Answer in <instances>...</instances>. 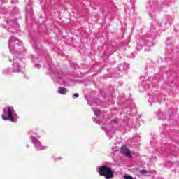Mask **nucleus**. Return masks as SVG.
<instances>
[{"mask_svg": "<svg viewBox=\"0 0 179 179\" xmlns=\"http://www.w3.org/2000/svg\"><path fill=\"white\" fill-rule=\"evenodd\" d=\"M99 176L105 177L106 179L114 178V173L110 167L102 166L99 167Z\"/></svg>", "mask_w": 179, "mask_h": 179, "instance_id": "1", "label": "nucleus"}, {"mask_svg": "<svg viewBox=\"0 0 179 179\" xmlns=\"http://www.w3.org/2000/svg\"><path fill=\"white\" fill-rule=\"evenodd\" d=\"M22 42L17 39V38L15 37H10L9 41H8V47L10 49V51L11 52H15V50L16 47L18 45H22Z\"/></svg>", "mask_w": 179, "mask_h": 179, "instance_id": "2", "label": "nucleus"}, {"mask_svg": "<svg viewBox=\"0 0 179 179\" xmlns=\"http://www.w3.org/2000/svg\"><path fill=\"white\" fill-rule=\"evenodd\" d=\"M1 117L4 120V121H8V120H10L11 122H15V118L13 117V108H8V117H5V115H2Z\"/></svg>", "mask_w": 179, "mask_h": 179, "instance_id": "3", "label": "nucleus"}, {"mask_svg": "<svg viewBox=\"0 0 179 179\" xmlns=\"http://www.w3.org/2000/svg\"><path fill=\"white\" fill-rule=\"evenodd\" d=\"M13 61H15L13 62V72H20V68H22V66H20L19 64L22 62V60L20 59H17L16 60L13 59Z\"/></svg>", "mask_w": 179, "mask_h": 179, "instance_id": "4", "label": "nucleus"}, {"mask_svg": "<svg viewBox=\"0 0 179 179\" xmlns=\"http://www.w3.org/2000/svg\"><path fill=\"white\" fill-rule=\"evenodd\" d=\"M143 86L145 90H149V89H150V84L149 82H143Z\"/></svg>", "mask_w": 179, "mask_h": 179, "instance_id": "5", "label": "nucleus"}, {"mask_svg": "<svg viewBox=\"0 0 179 179\" xmlns=\"http://www.w3.org/2000/svg\"><path fill=\"white\" fill-rule=\"evenodd\" d=\"M122 153H123V155H125L126 156H128L129 157H131V150L128 148L127 150L123 151Z\"/></svg>", "mask_w": 179, "mask_h": 179, "instance_id": "6", "label": "nucleus"}, {"mask_svg": "<svg viewBox=\"0 0 179 179\" xmlns=\"http://www.w3.org/2000/svg\"><path fill=\"white\" fill-rule=\"evenodd\" d=\"M10 72H12V70L10 69H6L3 71V73L4 75H9V73H10Z\"/></svg>", "mask_w": 179, "mask_h": 179, "instance_id": "7", "label": "nucleus"}, {"mask_svg": "<svg viewBox=\"0 0 179 179\" xmlns=\"http://www.w3.org/2000/svg\"><path fill=\"white\" fill-rule=\"evenodd\" d=\"M121 150H122V153H123V152L128 150V148H127V145H122V147H121Z\"/></svg>", "mask_w": 179, "mask_h": 179, "instance_id": "8", "label": "nucleus"}, {"mask_svg": "<svg viewBox=\"0 0 179 179\" xmlns=\"http://www.w3.org/2000/svg\"><path fill=\"white\" fill-rule=\"evenodd\" d=\"M123 178L124 179H134V178L129 175H125Z\"/></svg>", "mask_w": 179, "mask_h": 179, "instance_id": "9", "label": "nucleus"}, {"mask_svg": "<svg viewBox=\"0 0 179 179\" xmlns=\"http://www.w3.org/2000/svg\"><path fill=\"white\" fill-rule=\"evenodd\" d=\"M59 93L60 94H66V90H59Z\"/></svg>", "mask_w": 179, "mask_h": 179, "instance_id": "10", "label": "nucleus"}, {"mask_svg": "<svg viewBox=\"0 0 179 179\" xmlns=\"http://www.w3.org/2000/svg\"><path fill=\"white\" fill-rule=\"evenodd\" d=\"M38 150H44L45 148L43 145H39L38 148Z\"/></svg>", "mask_w": 179, "mask_h": 179, "instance_id": "11", "label": "nucleus"}, {"mask_svg": "<svg viewBox=\"0 0 179 179\" xmlns=\"http://www.w3.org/2000/svg\"><path fill=\"white\" fill-rule=\"evenodd\" d=\"M140 173H141V174H146L148 172L146 171V170L143 169V170H141V171H140Z\"/></svg>", "mask_w": 179, "mask_h": 179, "instance_id": "12", "label": "nucleus"}, {"mask_svg": "<svg viewBox=\"0 0 179 179\" xmlns=\"http://www.w3.org/2000/svg\"><path fill=\"white\" fill-rule=\"evenodd\" d=\"M59 90H66V88H65V87H60V88H59Z\"/></svg>", "mask_w": 179, "mask_h": 179, "instance_id": "13", "label": "nucleus"}, {"mask_svg": "<svg viewBox=\"0 0 179 179\" xmlns=\"http://www.w3.org/2000/svg\"><path fill=\"white\" fill-rule=\"evenodd\" d=\"M74 97H79V94H78V93L75 94Z\"/></svg>", "mask_w": 179, "mask_h": 179, "instance_id": "14", "label": "nucleus"}, {"mask_svg": "<svg viewBox=\"0 0 179 179\" xmlns=\"http://www.w3.org/2000/svg\"><path fill=\"white\" fill-rule=\"evenodd\" d=\"M0 12H1V10L0 9Z\"/></svg>", "mask_w": 179, "mask_h": 179, "instance_id": "15", "label": "nucleus"}]
</instances>
